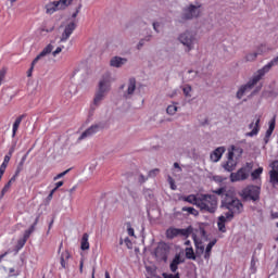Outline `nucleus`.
Masks as SVG:
<instances>
[{"label":"nucleus","mask_w":278,"mask_h":278,"mask_svg":"<svg viewBox=\"0 0 278 278\" xmlns=\"http://www.w3.org/2000/svg\"><path fill=\"white\" fill-rule=\"evenodd\" d=\"M170 188H172V190H176V189H177V187H176L175 184L173 182V179H170Z\"/></svg>","instance_id":"nucleus-63"},{"label":"nucleus","mask_w":278,"mask_h":278,"mask_svg":"<svg viewBox=\"0 0 278 278\" xmlns=\"http://www.w3.org/2000/svg\"><path fill=\"white\" fill-rule=\"evenodd\" d=\"M195 40H197V36L194 35V33L190 30H185L178 36V42H180V45L186 47V51L188 53H190V51L194 49Z\"/></svg>","instance_id":"nucleus-5"},{"label":"nucleus","mask_w":278,"mask_h":278,"mask_svg":"<svg viewBox=\"0 0 278 278\" xmlns=\"http://www.w3.org/2000/svg\"><path fill=\"white\" fill-rule=\"evenodd\" d=\"M192 233V227H188L185 229H178V236H182L184 238H188Z\"/></svg>","instance_id":"nucleus-35"},{"label":"nucleus","mask_w":278,"mask_h":278,"mask_svg":"<svg viewBox=\"0 0 278 278\" xmlns=\"http://www.w3.org/2000/svg\"><path fill=\"white\" fill-rule=\"evenodd\" d=\"M130 197H131L135 201H140V194H138V192H136V191H131V192H130Z\"/></svg>","instance_id":"nucleus-47"},{"label":"nucleus","mask_w":278,"mask_h":278,"mask_svg":"<svg viewBox=\"0 0 278 278\" xmlns=\"http://www.w3.org/2000/svg\"><path fill=\"white\" fill-rule=\"evenodd\" d=\"M27 242V240L26 239H20L18 240V247H20V249H23L24 247H25V243Z\"/></svg>","instance_id":"nucleus-54"},{"label":"nucleus","mask_w":278,"mask_h":278,"mask_svg":"<svg viewBox=\"0 0 278 278\" xmlns=\"http://www.w3.org/2000/svg\"><path fill=\"white\" fill-rule=\"evenodd\" d=\"M269 182L274 188L278 186V161L274 162V168L269 172Z\"/></svg>","instance_id":"nucleus-15"},{"label":"nucleus","mask_w":278,"mask_h":278,"mask_svg":"<svg viewBox=\"0 0 278 278\" xmlns=\"http://www.w3.org/2000/svg\"><path fill=\"white\" fill-rule=\"evenodd\" d=\"M179 264H184V260L181 258V255L177 254L169 265L172 273H177Z\"/></svg>","instance_id":"nucleus-22"},{"label":"nucleus","mask_w":278,"mask_h":278,"mask_svg":"<svg viewBox=\"0 0 278 278\" xmlns=\"http://www.w3.org/2000/svg\"><path fill=\"white\" fill-rule=\"evenodd\" d=\"M77 190V186H74L72 189H70V194H73Z\"/></svg>","instance_id":"nucleus-64"},{"label":"nucleus","mask_w":278,"mask_h":278,"mask_svg":"<svg viewBox=\"0 0 278 278\" xmlns=\"http://www.w3.org/2000/svg\"><path fill=\"white\" fill-rule=\"evenodd\" d=\"M23 118H25V114L16 117L15 122L13 123L12 138L16 137V131H18V127H21V123H23Z\"/></svg>","instance_id":"nucleus-25"},{"label":"nucleus","mask_w":278,"mask_h":278,"mask_svg":"<svg viewBox=\"0 0 278 278\" xmlns=\"http://www.w3.org/2000/svg\"><path fill=\"white\" fill-rule=\"evenodd\" d=\"M182 92L185 94V97H187L188 99H190V97H192V86L190 85H185L182 87Z\"/></svg>","instance_id":"nucleus-36"},{"label":"nucleus","mask_w":278,"mask_h":278,"mask_svg":"<svg viewBox=\"0 0 278 278\" xmlns=\"http://www.w3.org/2000/svg\"><path fill=\"white\" fill-rule=\"evenodd\" d=\"M198 208L203 214H216L218 210V197L208 193L199 194Z\"/></svg>","instance_id":"nucleus-3"},{"label":"nucleus","mask_w":278,"mask_h":278,"mask_svg":"<svg viewBox=\"0 0 278 278\" xmlns=\"http://www.w3.org/2000/svg\"><path fill=\"white\" fill-rule=\"evenodd\" d=\"M36 225H38V217L36 218L34 225H31L30 228L28 229V231H30V233H34V229H36Z\"/></svg>","instance_id":"nucleus-55"},{"label":"nucleus","mask_w":278,"mask_h":278,"mask_svg":"<svg viewBox=\"0 0 278 278\" xmlns=\"http://www.w3.org/2000/svg\"><path fill=\"white\" fill-rule=\"evenodd\" d=\"M88 233H84L81 241H80V249L81 251H88V249H90V243L88 242Z\"/></svg>","instance_id":"nucleus-27"},{"label":"nucleus","mask_w":278,"mask_h":278,"mask_svg":"<svg viewBox=\"0 0 278 278\" xmlns=\"http://www.w3.org/2000/svg\"><path fill=\"white\" fill-rule=\"evenodd\" d=\"M81 10V4H79L77 8H76V12L72 14V18H77V14H79V11Z\"/></svg>","instance_id":"nucleus-52"},{"label":"nucleus","mask_w":278,"mask_h":278,"mask_svg":"<svg viewBox=\"0 0 278 278\" xmlns=\"http://www.w3.org/2000/svg\"><path fill=\"white\" fill-rule=\"evenodd\" d=\"M213 179L217 182V184H223V181H225V178L223 176H213Z\"/></svg>","instance_id":"nucleus-48"},{"label":"nucleus","mask_w":278,"mask_h":278,"mask_svg":"<svg viewBox=\"0 0 278 278\" xmlns=\"http://www.w3.org/2000/svg\"><path fill=\"white\" fill-rule=\"evenodd\" d=\"M184 201L187 203H190L191 205H195V207H199V194H190L188 197L184 198Z\"/></svg>","instance_id":"nucleus-26"},{"label":"nucleus","mask_w":278,"mask_h":278,"mask_svg":"<svg viewBox=\"0 0 278 278\" xmlns=\"http://www.w3.org/2000/svg\"><path fill=\"white\" fill-rule=\"evenodd\" d=\"M257 52H251L249 54L245 55V60L247 62H255V60H257Z\"/></svg>","instance_id":"nucleus-39"},{"label":"nucleus","mask_w":278,"mask_h":278,"mask_svg":"<svg viewBox=\"0 0 278 278\" xmlns=\"http://www.w3.org/2000/svg\"><path fill=\"white\" fill-rule=\"evenodd\" d=\"M144 47V39H141L139 43L137 45V49H142Z\"/></svg>","instance_id":"nucleus-59"},{"label":"nucleus","mask_w":278,"mask_h":278,"mask_svg":"<svg viewBox=\"0 0 278 278\" xmlns=\"http://www.w3.org/2000/svg\"><path fill=\"white\" fill-rule=\"evenodd\" d=\"M14 181H16V177L13 176L8 184L3 187L2 191H1V197H4L7 192H10V188H12V184H14Z\"/></svg>","instance_id":"nucleus-31"},{"label":"nucleus","mask_w":278,"mask_h":278,"mask_svg":"<svg viewBox=\"0 0 278 278\" xmlns=\"http://www.w3.org/2000/svg\"><path fill=\"white\" fill-rule=\"evenodd\" d=\"M29 236H31V231L29 230H26L25 233H24V240H27L29 238Z\"/></svg>","instance_id":"nucleus-56"},{"label":"nucleus","mask_w":278,"mask_h":278,"mask_svg":"<svg viewBox=\"0 0 278 278\" xmlns=\"http://www.w3.org/2000/svg\"><path fill=\"white\" fill-rule=\"evenodd\" d=\"M160 175V168L151 169L148 174V177H157Z\"/></svg>","instance_id":"nucleus-43"},{"label":"nucleus","mask_w":278,"mask_h":278,"mask_svg":"<svg viewBox=\"0 0 278 278\" xmlns=\"http://www.w3.org/2000/svg\"><path fill=\"white\" fill-rule=\"evenodd\" d=\"M249 129H252V131L245 134L249 138H253V136H257V134H260V117L256 118L255 123L252 122L249 125Z\"/></svg>","instance_id":"nucleus-19"},{"label":"nucleus","mask_w":278,"mask_h":278,"mask_svg":"<svg viewBox=\"0 0 278 278\" xmlns=\"http://www.w3.org/2000/svg\"><path fill=\"white\" fill-rule=\"evenodd\" d=\"M29 236H31V231L29 230H26L25 233H24V240H27L29 238Z\"/></svg>","instance_id":"nucleus-57"},{"label":"nucleus","mask_w":278,"mask_h":278,"mask_svg":"<svg viewBox=\"0 0 278 278\" xmlns=\"http://www.w3.org/2000/svg\"><path fill=\"white\" fill-rule=\"evenodd\" d=\"M51 51H53V45L49 43L46 48L42 49V51L33 60L31 64H30V68L27 71V77H31L33 73H34V66H36V64H38V62H40V60H42V58L49 55V53H51Z\"/></svg>","instance_id":"nucleus-9"},{"label":"nucleus","mask_w":278,"mask_h":278,"mask_svg":"<svg viewBox=\"0 0 278 278\" xmlns=\"http://www.w3.org/2000/svg\"><path fill=\"white\" fill-rule=\"evenodd\" d=\"M242 148L232 146L231 151L228 152V155L235 160H240V157H242Z\"/></svg>","instance_id":"nucleus-21"},{"label":"nucleus","mask_w":278,"mask_h":278,"mask_svg":"<svg viewBox=\"0 0 278 278\" xmlns=\"http://www.w3.org/2000/svg\"><path fill=\"white\" fill-rule=\"evenodd\" d=\"M182 212H188V214H191L192 216H199V211L192 206H184Z\"/></svg>","instance_id":"nucleus-37"},{"label":"nucleus","mask_w":278,"mask_h":278,"mask_svg":"<svg viewBox=\"0 0 278 278\" xmlns=\"http://www.w3.org/2000/svg\"><path fill=\"white\" fill-rule=\"evenodd\" d=\"M101 129H103V125L93 124L80 135L78 140H85V138H90V136H94V134H99Z\"/></svg>","instance_id":"nucleus-12"},{"label":"nucleus","mask_w":278,"mask_h":278,"mask_svg":"<svg viewBox=\"0 0 278 278\" xmlns=\"http://www.w3.org/2000/svg\"><path fill=\"white\" fill-rule=\"evenodd\" d=\"M66 260H71V253H68L67 251L64 252L62 255H61V266L62 268H66Z\"/></svg>","instance_id":"nucleus-33"},{"label":"nucleus","mask_w":278,"mask_h":278,"mask_svg":"<svg viewBox=\"0 0 278 278\" xmlns=\"http://www.w3.org/2000/svg\"><path fill=\"white\" fill-rule=\"evenodd\" d=\"M179 236V228H169L166 230V238L173 240V238H177Z\"/></svg>","instance_id":"nucleus-30"},{"label":"nucleus","mask_w":278,"mask_h":278,"mask_svg":"<svg viewBox=\"0 0 278 278\" xmlns=\"http://www.w3.org/2000/svg\"><path fill=\"white\" fill-rule=\"evenodd\" d=\"M176 94H177V90H174V91H172V93L169 94V98L173 99V98H175Z\"/></svg>","instance_id":"nucleus-62"},{"label":"nucleus","mask_w":278,"mask_h":278,"mask_svg":"<svg viewBox=\"0 0 278 278\" xmlns=\"http://www.w3.org/2000/svg\"><path fill=\"white\" fill-rule=\"evenodd\" d=\"M10 155H5L3 163L0 165V181L1 177H3V174L5 173V168H8V164L10 163Z\"/></svg>","instance_id":"nucleus-29"},{"label":"nucleus","mask_w":278,"mask_h":278,"mask_svg":"<svg viewBox=\"0 0 278 278\" xmlns=\"http://www.w3.org/2000/svg\"><path fill=\"white\" fill-rule=\"evenodd\" d=\"M112 90V78L110 75L103 76L102 79L99 81L98 92L102 94H108Z\"/></svg>","instance_id":"nucleus-10"},{"label":"nucleus","mask_w":278,"mask_h":278,"mask_svg":"<svg viewBox=\"0 0 278 278\" xmlns=\"http://www.w3.org/2000/svg\"><path fill=\"white\" fill-rule=\"evenodd\" d=\"M187 260H197V255H194V250L190 248H186L185 250Z\"/></svg>","instance_id":"nucleus-34"},{"label":"nucleus","mask_w":278,"mask_h":278,"mask_svg":"<svg viewBox=\"0 0 278 278\" xmlns=\"http://www.w3.org/2000/svg\"><path fill=\"white\" fill-rule=\"evenodd\" d=\"M201 8H203V4L200 2L186 5L182 8L180 15L177 17V23L184 25L188 23V21H194V18H199V16H201Z\"/></svg>","instance_id":"nucleus-4"},{"label":"nucleus","mask_w":278,"mask_h":278,"mask_svg":"<svg viewBox=\"0 0 278 278\" xmlns=\"http://www.w3.org/2000/svg\"><path fill=\"white\" fill-rule=\"evenodd\" d=\"M156 260L160 262H166L168 260V254L166 252V248L164 245H159L154 251Z\"/></svg>","instance_id":"nucleus-16"},{"label":"nucleus","mask_w":278,"mask_h":278,"mask_svg":"<svg viewBox=\"0 0 278 278\" xmlns=\"http://www.w3.org/2000/svg\"><path fill=\"white\" fill-rule=\"evenodd\" d=\"M147 179H149V176L146 177L144 175L140 174L138 181H139V184H144V181H147Z\"/></svg>","instance_id":"nucleus-51"},{"label":"nucleus","mask_w":278,"mask_h":278,"mask_svg":"<svg viewBox=\"0 0 278 278\" xmlns=\"http://www.w3.org/2000/svg\"><path fill=\"white\" fill-rule=\"evenodd\" d=\"M62 186H64V181H59L55 184V190H58L59 188H62Z\"/></svg>","instance_id":"nucleus-60"},{"label":"nucleus","mask_w":278,"mask_h":278,"mask_svg":"<svg viewBox=\"0 0 278 278\" xmlns=\"http://www.w3.org/2000/svg\"><path fill=\"white\" fill-rule=\"evenodd\" d=\"M250 175H251V167L248 164L245 167L239 168L236 173H231L230 181L231 184H236V181H245V179H249Z\"/></svg>","instance_id":"nucleus-8"},{"label":"nucleus","mask_w":278,"mask_h":278,"mask_svg":"<svg viewBox=\"0 0 278 278\" xmlns=\"http://www.w3.org/2000/svg\"><path fill=\"white\" fill-rule=\"evenodd\" d=\"M174 168H177L178 173H181V166H179V163H174Z\"/></svg>","instance_id":"nucleus-61"},{"label":"nucleus","mask_w":278,"mask_h":278,"mask_svg":"<svg viewBox=\"0 0 278 278\" xmlns=\"http://www.w3.org/2000/svg\"><path fill=\"white\" fill-rule=\"evenodd\" d=\"M124 244L125 247H127V249H134V243L131 242V240L129 239V237H126L124 239Z\"/></svg>","instance_id":"nucleus-41"},{"label":"nucleus","mask_w":278,"mask_h":278,"mask_svg":"<svg viewBox=\"0 0 278 278\" xmlns=\"http://www.w3.org/2000/svg\"><path fill=\"white\" fill-rule=\"evenodd\" d=\"M262 173H264V168L263 167H258L254 172H252L251 173L252 180L255 181V179H260Z\"/></svg>","instance_id":"nucleus-32"},{"label":"nucleus","mask_w":278,"mask_h":278,"mask_svg":"<svg viewBox=\"0 0 278 278\" xmlns=\"http://www.w3.org/2000/svg\"><path fill=\"white\" fill-rule=\"evenodd\" d=\"M136 94V78H129L124 98L131 99Z\"/></svg>","instance_id":"nucleus-13"},{"label":"nucleus","mask_w":278,"mask_h":278,"mask_svg":"<svg viewBox=\"0 0 278 278\" xmlns=\"http://www.w3.org/2000/svg\"><path fill=\"white\" fill-rule=\"evenodd\" d=\"M71 3H73V0H56V1L49 2L46 5V12L47 14H55V12L66 10V8L71 5Z\"/></svg>","instance_id":"nucleus-7"},{"label":"nucleus","mask_w":278,"mask_h":278,"mask_svg":"<svg viewBox=\"0 0 278 278\" xmlns=\"http://www.w3.org/2000/svg\"><path fill=\"white\" fill-rule=\"evenodd\" d=\"M163 278H180V277H179V273H177V274H166V273H164Z\"/></svg>","instance_id":"nucleus-45"},{"label":"nucleus","mask_w":278,"mask_h":278,"mask_svg":"<svg viewBox=\"0 0 278 278\" xmlns=\"http://www.w3.org/2000/svg\"><path fill=\"white\" fill-rule=\"evenodd\" d=\"M220 207L228 210V212L225 213L228 220H233V216L244 212V204H242V201L236 197V191L231 189L224 194Z\"/></svg>","instance_id":"nucleus-2"},{"label":"nucleus","mask_w":278,"mask_h":278,"mask_svg":"<svg viewBox=\"0 0 278 278\" xmlns=\"http://www.w3.org/2000/svg\"><path fill=\"white\" fill-rule=\"evenodd\" d=\"M275 131V118H273L269 122V127L265 134L264 142L265 144H268V141L270 140V136H273V132Z\"/></svg>","instance_id":"nucleus-24"},{"label":"nucleus","mask_w":278,"mask_h":278,"mask_svg":"<svg viewBox=\"0 0 278 278\" xmlns=\"http://www.w3.org/2000/svg\"><path fill=\"white\" fill-rule=\"evenodd\" d=\"M152 27H153L154 31H156V34H160V22H154L152 24Z\"/></svg>","instance_id":"nucleus-49"},{"label":"nucleus","mask_w":278,"mask_h":278,"mask_svg":"<svg viewBox=\"0 0 278 278\" xmlns=\"http://www.w3.org/2000/svg\"><path fill=\"white\" fill-rule=\"evenodd\" d=\"M192 238L195 244V255L201 257L203 255L206 262H210V257H212V249L216 245V239L210 241L205 248V242H207V233L205 229L199 228L195 232L192 233Z\"/></svg>","instance_id":"nucleus-1"},{"label":"nucleus","mask_w":278,"mask_h":278,"mask_svg":"<svg viewBox=\"0 0 278 278\" xmlns=\"http://www.w3.org/2000/svg\"><path fill=\"white\" fill-rule=\"evenodd\" d=\"M188 75H190V76H189V79H190V81H192V79H195V78H197V75H199V72L189 70V71H188Z\"/></svg>","instance_id":"nucleus-44"},{"label":"nucleus","mask_w":278,"mask_h":278,"mask_svg":"<svg viewBox=\"0 0 278 278\" xmlns=\"http://www.w3.org/2000/svg\"><path fill=\"white\" fill-rule=\"evenodd\" d=\"M229 218L227 217V215H222L218 217L217 220V226H218V230L222 231V233H225V231H227V228L225 227V223H228Z\"/></svg>","instance_id":"nucleus-23"},{"label":"nucleus","mask_w":278,"mask_h":278,"mask_svg":"<svg viewBox=\"0 0 278 278\" xmlns=\"http://www.w3.org/2000/svg\"><path fill=\"white\" fill-rule=\"evenodd\" d=\"M127 62H128L127 58L113 56L110 60V66H112V68H123V66H125Z\"/></svg>","instance_id":"nucleus-14"},{"label":"nucleus","mask_w":278,"mask_h":278,"mask_svg":"<svg viewBox=\"0 0 278 278\" xmlns=\"http://www.w3.org/2000/svg\"><path fill=\"white\" fill-rule=\"evenodd\" d=\"M214 194H218V197H222V199L225 197V194H227V192H229V190H227V188L222 187L219 189L213 190Z\"/></svg>","instance_id":"nucleus-38"},{"label":"nucleus","mask_w":278,"mask_h":278,"mask_svg":"<svg viewBox=\"0 0 278 278\" xmlns=\"http://www.w3.org/2000/svg\"><path fill=\"white\" fill-rule=\"evenodd\" d=\"M261 191L260 186H248L241 191L240 195L244 201H260Z\"/></svg>","instance_id":"nucleus-6"},{"label":"nucleus","mask_w":278,"mask_h":278,"mask_svg":"<svg viewBox=\"0 0 278 278\" xmlns=\"http://www.w3.org/2000/svg\"><path fill=\"white\" fill-rule=\"evenodd\" d=\"M5 75H8V68L3 67L0 70V86L5 80Z\"/></svg>","instance_id":"nucleus-40"},{"label":"nucleus","mask_w":278,"mask_h":278,"mask_svg":"<svg viewBox=\"0 0 278 278\" xmlns=\"http://www.w3.org/2000/svg\"><path fill=\"white\" fill-rule=\"evenodd\" d=\"M62 49H64V47H58L55 49V51L52 52V55L55 58L56 55H60V53H62Z\"/></svg>","instance_id":"nucleus-50"},{"label":"nucleus","mask_w":278,"mask_h":278,"mask_svg":"<svg viewBox=\"0 0 278 278\" xmlns=\"http://www.w3.org/2000/svg\"><path fill=\"white\" fill-rule=\"evenodd\" d=\"M105 97H108V94L101 93L100 91H96L93 102L91 104L92 112H94V110H97V108H99V105H101V103H102L103 99H105Z\"/></svg>","instance_id":"nucleus-17"},{"label":"nucleus","mask_w":278,"mask_h":278,"mask_svg":"<svg viewBox=\"0 0 278 278\" xmlns=\"http://www.w3.org/2000/svg\"><path fill=\"white\" fill-rule=\"evenodd\" d=\"M55 29V26H50L48 28H42V31H46L47 34H51V31H53Z\"/></svg>","instance_id":"nucleus-53"},{"label":"nucleus","mask_w":278,"mask_h":278,"mask_svg":"<svg viewBox=\"0 0 278 278\" xmlns=\"http://www.w3.org/2000/svg\"><path fill=\"white\" fill-rule=\"evenodd\" d=\"M179 108H177V102H173L167 106L166 114H168V116H175Z\"/></svg>","instance_id":"nucleus-28"},{"label":"nucleus","mask_w":278,"mask_h":278,"mask_svg":"<svg viewBox=\"0 0 278 278\" xmlns=\"http://www.w3.org/2000/svg\"><path fill=\"white\" fill-rule=\"evenodd\" d=\"M223 153H225V147L216 148L211 153V161L212 162H220V157H223Z\"/></svg>","instance_id":"nucleus-20"},{"label":"nucleus","mask_w":278,"mask_h":278,"mask_svg":"<svg viewBox=\"0 0 278 278\" xmlns=\"http://www.w3.org/2000/svg\"><path fill=\"white\" fill-rule=\"evenodd\" d=\"M68 173H71V169H66V170H64L63 173L58 174V175L54 177V181H58V179H62V177L68 175Z\"/></svg>","instance_id":"nucleus-42"},{"label":"nucleus","mask_w":278,"mask_h":278,"mask_svg":"<svg viewBox=\"0 0 278 278\" xmlns=\"http://www.w3.org/2000/svg\"><path fill=\"white\" fill-rule=\"evenodd\" d=\"M236 166H238V160L228 155V160L226 163L223 164V168L226 169L228 173H232V170H236Z\"/></svg>","instance_id":"nucleus-18"},{"label":"nucleus","mask_w":278,"mask_h":278,"mask_svg":"<svg viewBox=\"0 0 278 278\" xmlns=\"http://www.w3.org/2000/svg\"><path fill=\"white\" fill-rule=\"evenodd\" d=\"M75 29H77V24L75 22H70L67 25H65L60 38V42H66V40L71 38Z\"/></svg>","instance_id":"nucleus-11"},{"label":"nucleus","mask_w":278,"mask_h":278,"mask_svg":"<svg viewBox=\"0 0 278 278\" xmlns=\"http://www.w3.org/2000/svg\"><path fill=\"white\" fill-rule=\"evenodd\" d=\"M127 233L128 236H131V237L136 236L134 228L131 227V224H127Z\"/></svg>","instance_id":"nucleus-46"},{"label":"nucleus","mask_w":278,"mask_h":278,"mask_svg":"<svg viewBox=\"0 0 278 278\" xmlns=\"http://www.w3.org/2000/svg\"><path fill=\"white\" fill-rule=\"evenodd\" d=\"M29 236H31V231L29 230H26L25 233H24V240H27L29 238Z\"/></svg>","instance_id":"nucleus-58"}]
</instances>
